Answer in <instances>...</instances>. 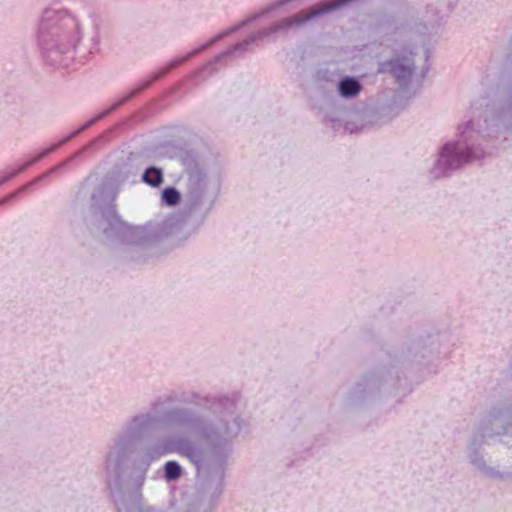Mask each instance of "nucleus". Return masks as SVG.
<instances>
[{
	"mask_svg": "<svg viewBox=\"0 0 512 512\" xmlns=\"http://www.w3.org/2000/svg\"><path fill=\"white\" fill-rule=\"evenodd\" d=\"M143 181L153 187L159 186L163 181L161 170L150 167L143 174Z\"/></svg>",
	"mask_w": 512,
	"mask_h": 512,
	"instance_id": "nucleus-11",
	"label": "nucleus"
},
{
	"mask_svg": "<svg viewBox=\"0 0 512 512\" xmlns=\"http://www.w3.org/2000/svg\"><path fill=\"white\" fill-rule=\"evenodd\" d=\"M238 29V27H233L231 31H234ZM228 32H225L223 34H220V35H217L216 37H214L210 42L204 44V45H201L198 49H195L193 51H191L190 53L186 54L185 56H181V57H177L173 60H171L167 66L159 71L157 74H155V76L153 77V79L148 82L147 84H145L144 87L148 86L151 82L157 80L158 78H160L161 76L165 75L168 71L172 70L173 68L177 67L178 65L184 63L186 60H188L189 58H191L192 56L196 55L197 53H199L200 51L204 50L205 48H207L211 43L217 41L218 39L222 38L224 35L228 34Z\"/></svg>",
	"mask_w": 512,
	"mask_h": 512,
	"instance_id": "nucleus-8",
	"label": "nucleus"
},
{
	"mask_svg": "<svg viewBox=\"0 0 512 512\" xmlns=\"http://www.w3.org/2000/svg\"><path fill=\"white\" fill-rule=\"evenodd\" d=\"M475 133L471 121L467 122L465 126L458 127V140L454 143H447L439 153L432 171L435 177L448 176L463 164L483 157L482 151L474 149L468 143L473 139Z\"/></svg>",
	"mask_w": 512,
	"mask_h": 512,
	"instance_id": "nucleus-3",
	"label": "nucleus"
},
{
	"mask_svg": "<svg viewBox=\"0 0 512 512\" xmlns=\"http://www.w3.org/2000/svg\"><path fill=\"white\" fill-rule=\"evenodd\" d=\"M237 398L172 390L130 416L111 438L103 457L104 481L117 512L137 509L151 464L178 453L219 495L233 441L243 429Z\"/></svg>",
	"mask_w": 512,
	"mask_h": 512,
	"instance_id": "nucleus-1",
	"label": "nucleus"
},
{
	"mask_svg": "<svg viewBox=\"0 0 512 512\" xmlns=\"http://www.w3.org/2000/svg\"><path fill=\"white\" fill-rule=\"evenodd\" d=\"M59 167H55L53 170H51L49 173H52L55 170H58Z\"/></svg>",
	"mask_w": 512,
	"mask_h": 512,
	"instance_id": "nucleus-14",
	"label": "nucleus"
},
{
	"mask_svg": "<svg viewBox=\"0 0 512 512\" xmlns=\"http://www.w3.org/2000/svg\"><path fill=\"white\" fill-rule=\"evenodd\" d=\"M350 0H333L327 4H323L319 7L312 8L307 13H300L295 16L283 19L279 21L278 23L272 25L266 30L257 32L255 34H252L248 39L244 40L243 42L237 44L233 48V52L236 51H245L248 49V46L251 43H256L258 40H262L264 37L276 33L278 31H287L288 29L294 27V26H300L307 22L308 20L312 19L313 17L317 15L324 14L326 12L332 11L334 9H337L341 7L342 5L348 3Z\"/></svg>",
	"mask_w": 512,
	"mask_h": 512,
	"instance_id": "nucleus-4",
	"label": "nucleus"
},
{
	"mask_svg": "<svg viewBox=\"0 0 512 512\" xmlns=\"http://www.w3.org/2000/svg\"><path fill=\"white\" fill-rule=\"evenodd\" d=\"M144 87H141L139 88L138 90H135L133 91L131 94L127 95L124 99H122L121 101L117 102L114 106H112L109 110H106L105 112H103L102 114L98 115L96 118L92 119L91 121L87 122L85 125H83L79 130H77L75 133H73L72 135H70L69 137L65 138L63 141L57 143V144H54L46 149H44L42 152H40L39 154H37L35 157L31 158L29 161H27L26 163L18 166L17 168H14V169H10L8 171L5 172L4 176L0 179V184L6 182L7 180L11 179L12 177H14L15 175H17L18 173H20L21 171H23L25 168L29 167L30 165L36 163L37 161H39L40 159H42L43 157H45L47 154H49L50 152L54 151L57 147H59L62 143H65L66 141H68V139H70L72 136L76 135L77 133H79L80 131L84 130L85 128L89 127L92 123H94L96 120H99L101 119L103 116L107 115L108 113H110L112 110H114L116 107H118L119 105H121L122 103H124L125 101H127L128 99H130L133 95H135L138 91L142 90Z\"/></svg>",
	"mask_w": 512,
	"mask_h": 512,
	"instance_id": "nucleus-5",
	"label": "nucleus"
},
{
	"mask_svg": "<svg viewBox=\"0 0 512 512\" xmlns=\"http://www.w3.org/2000/svg\"><path fill=\"white\" fill-rule=\"evenodd\" d=\"M470 461L471 463L476 466L478 469H484L485 468V460L480 455V453L476 450H474L470 455Z\"/></svg>",
	"mask_w": 512,
	"mask_h": 512,
	"instance_id": "nucleus-13",
	"label": "nucleus"
},
{
	"mask_svg": "<svg viewBox=\"0 0 512 512\" xmlns=\"http://www.w3.org/2000/svg\"><path fill=\"white\" fill-rule=\"evenodd\" d=\"M510 426L511 422L508 421L506 413L491 412L483 423L481 437L508 434Z\"/></svg>",
	"mask_w": 512,
	"mask_h": 512,
	"instance_id": "nucleus-6",
	"label": "nucleus"
},
{
	"mask_svg": "<svg viewBox=\"0 0 512 512\" xmlns=\"http://www.w3.org/2000/svg\"><path fill=\"white\" fill-rule=\"evenodd\" d=\"M361 91V84L353 77H345L338 84V92L343 98H354Z\"/></svg>",
	"mask_w": 512,
	"mask_h": 512,
	"instance_id": "nucleus-9",
	"label": "nucleus"
},
{
	"mask_svg": "<svg viewBox=\"0 0 512 512\" xmlns=\"http://www.w3.org/2000/svg\"><path fill=\"white\" fill-rule=\"evenodd\" d=\"M390 72L397 79L400 85H406L413 73V62L409 58L391 60L389 62Z\"/></svg>",
	"mask_w": 512,
	"mask_h": 512,
	"instance_id": "nucleus-7",
	"label": "nucleus"
},
{
	"mask_svg": "<svg viewBox=\"0 0 512 512\" xmlns=\"http://www.w3.org/2000/svg\"><path fill=\"white\" fill-rule=\"evenodd\" d=\"M162 199L167 205H176L180 201V194L175 188L168 187L162 192Z\"/></svg>",
	"mask_w": 512,
	"mask_h": 512,
	"instance_id": "nucleus-12",
	"label": "nucleus"
},
{
	"mask_svg": "<svg viewBox=\"0 0 512 512\" xmlns=\"http://www.w3.org/2000/svg\"><path fill=\"white\" fill-rule=\"evenodd\" d=\"M79 41L78 25L74 18L61 12L46 10L38 30V42L52 63H59L58 54H65Z\"/></svg>",
	"mask_w": 512,
	"mask_h": 512,
	"instance_id": "nucleus-2",
	"label": "nucleus"
},
{
	"mask_svg": "<svg viewBox=\"0 0 512 512\" xmlns=\"http://www.w3.org/2000/svg\"><path fill=\"white\" fill-rule=\"evenodd\" d=\"M182 472L183 469L181 465L175 460H169L163 466V476L168 482L179 479Z\"/></svg>",
	"mask_w": 512,
	"mask_h": 512,
	"instance_id": "nucleus-10",
	"label": "nucleus"
}]
</instances>
